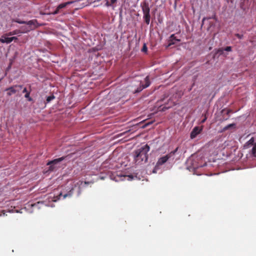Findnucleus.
Here are the masks:
<instances>
[{
	"label": "nucleus",
	"instance_id": "f257e3e1",
	"mask_svg": "<svg viewBox=\"0 0 256 256\" xmlns=\"http://www.w3.org/2000/svg\"><path fill=\"white\" fill-rule=\"evenodd\" d=\"M150 148L147 144L142 146L134 152V160L136 164H142L148 162V152Z\"/></svg>",
	"mask_w": 256,
	"mask_h": 256
},
{
	"label": "nucleus",
	"instance_id": "f03ea898",
	"mask_svg": "<svg viewBox=\"0 0 256 256\" xmlns=\"http://www.w3.org/2000/svg\"><path fill=\"white\" fill-rule=\"evenodd\" d=\"M26 26H22L20 30V34L26 33L36 28L38 26V21L36 20H32L28 21Z\"/></svg>",
	"mask_w": 256,
	"mask_h": 256
},
{
	"label": "nucleus",
	"instance_id": "7ed1b4c3",
	"mask_svg": "<svg viewBox=\"0 0 256 256\" xmlns=\"http://www.w3.org/2000/svg\"><path fill=\"white\" fill-rule=\"evenodd\" d=\"M142 10L144 14V18L145 22L148 24L150 22V9L148 4L144 3L142 6Z\"/></svg>",
	"mask_w": 256,
	"mask_h": 256
},
{
	"label": "nucleus",
	"instance_id": "20e7f679",
	"mask_svg": "<svg viewBox=\"0 0 256 256\" xmlns=\"http://www.w3.org/2000/svg\"><path fill=\"white\" fill-rule=\"evenodd\" d=\"M145 84H142L140 82V86L138 87L136 90H134V93H138L140 92L143 89L148 87L150 84V80L149 76H146L144 78Z\"/></svg>",
	"mask_w": 256,
	"mask_h": 256
},
{
	"label": "nucleus",
	"instance_id": "39448f33",
	"mask_svg": "<svg viewBox=\"0 0 256 256\" xmlns=\"http://www.w3.org/2000/svg\"><path fill=\"white\" fill-rule=\"evenodd\" d=\"M22 88V86L20 85H16L12 86H10L8 88H7L6 90V91H7V95L8 96H10L12 94H15L17 92H19L20 90Z\"/></svg>",
	"mask_w": 256,
	"mask_h": 256
},
{
	"label": "nucleus",
	"instance_id": "423d86ee",
	"mask_svg": "<svg viewBox=\"0 0 256 256\" xmlns=\"http://www.w3.org/2000/svg\"><path fill=\"white\" fill-rule=\"evenodd\" d=\"M64 159V157H61L58 158L54 159L53 160L50 161L47 163V165L50 166L48 168V170L53 171L55 168V165L58 163L62 162Z\"/></svg>",
	"mask_w": 256,
	"mask_h": 256
},
{
	"label": "nucleus",
	"instance_id": "0eeeda50",
	"mask_svg": "<svg viewBox=\"0 0 256 256\" xmlns=\"http://www.w3.org/2000/svg\"><path fill=\"white\" fill-rule=\"evenodd\" d=\"M170 158V156L168 154H167L166 155L160 158L156 162V166L162 165L163 164L166 163Z\"/></svg>",
	"mask_w": 256,
	"mask_h": 256
},
{
	"label": "nucleus",
	"instance_id": "6e6552de",
	"mask_svg": "<svg viewBox=\"0 0 256 256\" xmlns=\"http://www.w3.org/2000/svg\"><path fill=\"white\" fill-rule=\"evenodd\" d=\"M202 130L199 126L194 127L190 133V138L192 139L195 138L200 132Z\"/></svg>",
	"mask_w": 256,
	"mask_h": 256
},
{
	"label": "nucleus",
	"instance_id": "1a4fd4ad",
	"mask_svg": "<svg viewBox=\"0 0 256 256\" xmlns=\"http://www.w3.org/2000/svg\"><path fill=\"white\" fill-rule=\"evenodd\" d=\"M72 190H70L67 194H64L60 192L58 196H56V199L54 200V201L56 202L57 200H60L62 197V199H64L66 197H70L72 194Z\"/></svg>",
	"mask_w": 256,
	"mask_h": 256
},
{
	"label": "nucleus",
	"instance_id": "9d476101",
	"mask_svg": "<svg viewBox=\"0 0 256 256\" xmlns=\"http://www.w3.org/2000/svg\"><path fill=\"white\" fill-rule=\"evenodd\" d=\"M6 34L2 36V38H0V42L2 43L10 44L11 42L10 38L8 37Z\"/></svg>",
	"mask_w": 256,
	"mask_h": 256
},
{
	"label": "nucleus",
	"instance_id": "9b49d317",
	"mask_svg": "<svg viewBox=\"0 0 256 256\" xmlns=\"http://www.w3.org/2000/svg\"><path fill=\"white\" fill-rule=\"evenodd\" d=\"M174 40H176L177 42H180V40L177 39L176 38V36H174V34H172L170 37V39L168 40L169 44H168V46H170L174 44L175 42H174Z\"/></svg>",
	"mask_w": 256,
	"mask_h": 256
},
{
	"label": "nucleus",
	"instance_id": "f8f14e48",
	"mask_svg": "<svg viewBox=\"0 0 256 256\" xmlns=\"http://www.w3.org/2000/svg\"><path fill=\"white\" fill-rule=\"evenodd\" d=\"M18 34H20V30H16L12 32H8L6 34V35L7 36H11L13 35H16Z\"/></svg>",
	"mask_w": 256,
	"mask_h": 256
},
{
	"label": "nucleus",
	"instance_id": "ddd939ff",
	"mask_svg": "<svg viewBox=\"0 0 256 256\" xmlns=\"http://www.w3.org/2000/svg\"><path fill=\"white\" fill-rule=\"evenodd\" d=\"M73 2H74L71 1V2H66L61 4L58 6V10H60L62 8H65L66 6H67L68 5L70 4Z\"/></svg>",
	"mask_w": 256,
	"mask_h": 256
},
{
	"label": "nucleus",
	"instance_id": "4468645a",
	"mask_svg": "<svg viewBox=\"0 0 256 256\" xmlns=\"http://www.w3.org/2000/svg\"><path fill=\"white\" fill-rule=\"evenodd\" d=\"M224 50L227 51V52H230V51H232V47L230 46H226V48H224V50H223L222 48L219 49L218 52L220 53H222Z\"/></svg>",
	"mask_w": 256,
	"mask_h": 256
},
{
	"label": "nucleus",
	"instance_id": "2eb2a0df",
	"mask_svg": "<svg viewBox=\"0 0 256 256\" xmlns=\"http://www.w3.org/2000/svg\"><path fill=\"white\" fill-rule=\"evenodd\" d=\"M252 154L254 156L256 157V142L254 144L252 149Z\"/></svg>",
	"mask_w": 256,
	"mask_h": 256
},
{
	"label": "nucleus",
	"instance_id": "dca6fc26",
	"mask_svg": "<svg viewBox=\"0 0 256 256\" xmlns=\"http://www.w3.org/2000/svg\"><path fill=\"white\" fill-rule=\"evenodd\" d=\"M13 22H17V23L20 24H26L28 22H26V21L22 20H20L18 18H16V20H14Z\"/></svg>",
	"mask_w": 256,
	"mask_h": 256
},
{
	"label": "nucleus",
	"instance_id": "f3484780",
	"mask_svg": "<svg viewBox=\"0 0 256 256\" xmlns=\"http://www.w3.org/2000/svg\"><path fill=\"white\" fill-rule=\"evenodd\" d=\"M178 149V147H177L174 150L170 152L168 154L170 156L171 158L172 156H174L175 154L177 152Z\"/></svg>",
	"mask_w": 256,
	"mask_h": 256
},
{
	"label": "nucleus",
	"instance_id": "a211bd4d",
	"mask_svg": "<svg viewBox=\"0 0 256 256\" xmlns=\"http://www.w3.org/2000/svg\"><path fill=\"white\" fill-rule=\"evenodd\" d=\"M254 138H252L247 142L248 144V146H254V144H255L254 142Z\"/></svg>",
	"mask_w": 256,
	"mask_h": 256
},
{
	"label": "nucleus",
	"instance_id": "6ab92c4d",
	"mask_svg": "<svg viewBox=\"0 0 256 256\" xmlns=\"http://www.w3.org/2000/svg\"><path fill=\"white\" fill-rule=\"evenodd\" d=\"M54 98H55V96L54 95H52V96H48L46 98V102H50L51 100H52L54 99Z\"/></svg>",
	"mask_w": 256,
	"mask_h": 256
},
{
	"label": "nucleus",
	"instance_id": "aec40b11",
	"mask_svg": "<svg viewBox=\"0 0 256 256\" xmlns=\"http://www.w3.org/2000/svg\"><path fill=\"white\" fill-rule=\"evenodd\" d=\"M234 126H235V124H230L226 126L224 128V130H227L229 129L230 128L234 127Z\"/></svg>",
	"mask_w": 256,
	"mask_h": 256
},
{
	"label": "nucleus",
	"instance_id": "412c9836",
	"mask_svg": "<svg viewBox=\"0 0 256 256\" xmlns=\"http://www.w3.org/2000/svg\"><path fill=\"white\" fill-rule=\"evenodd\" d=\"M30 92H26L24 96L25 98H28V100H31L32 98L30 97Z\"/></svg>",
	"mask_w": 256,
	"mask_h": 256
},
{
	"label": "nucleus",
	"instance_id": "4be33fe9",
	"mask_svg": "<svg viewBox=\"0 0 256 256\" xmlns=\"http://www.w3.org/2000/svg\"><path fill=\"white\" fill-rule=\"evenodd\" d=\"M142 50L144 52H146L147 51V47L145 44H144Z\"/></svg>",
	"mask_w": 256,
	"mask_h": 256
},
{
	"label": "nucleus",
	"instance_id": "5701e85b",
	"mask_svg": "<svg viewBox=\"0 0 256 256\" xmlns=\"http://www.w3.org/2000/svg\"><path fill=\"white\" fill-rule=\"evenodd\" d=\"M236 36L238 38H240V39L242 38L243 37V35L240 34H236Z\"/></svg>",
	"mask_w": 256,
	"mask_h": 256
},
{
	"label": "nucleus",
	"instance_id": "b1692460",
	"mask_svg": "<svg viewBox=\"0 0 256 256\" xmlns=\"http://www.w3.org/2000/svg\"><path fill=\"white\" fill-rule=\"evenodd\" d=\"M105 2H106V4H105L106 6H111V4L109 2L108 0H105Z\"/></svg>",
	"mask_w": 256,
	"mask_h": 256
},
{
	"label": "nucleus",
	"instance_id": "393cba45",
	"mask_svg": "<svg viewBox=\"0 0 256 256\" xmlns=\"http://www.w3.org/2000/svg\"><path fill=\"white\" fill-rule=\"evenodd\" d=\"M60 10H58V8H56V10L52 12L53 14H58Z\"/></svg>",
	"mask_w": 256,
	"mask_h": 256
},
{
	"label": "nucleus",
	"instance_id": "a878e982",
	"mask_svg": "<svg viewBox=\"0 0 256 256\" xmlns=\"http://www.w3.org/2000/svg\"><path fill=\"white\" fill-rule=\"evenodd\" d=\"M152 122H148V123H146L144 126V128H146V126H149L150 124H152Z\"/></svg>",
	"mask_w": 256,
	"mask_h": 256
},
{
	"label": "nucleus",
	"instance_id": "bb28decb",
	"mask_svg": "<svg viewBox=\"0 0 256 256\" xmlns=\"http://www.w3.org/2000/svg\"><path fill=\"white\" fill-rule=\"evenodd\" d=\"M10 39H11V42L14 40H18V38L16 36L10 37Z\"/></svg>",
	"mask_w": 256,
	"mask_h": 256
},
{
	"label": "nucleus",
	"instance_id": "cd10ccee",
	"mask_svg": "<svg viewBox=\"0 0 256 256\" xmlns=\"http://www.w3.org/2000/svg\"><path fill=\"white\" fill-rule=\"evenodd\" d=\"M207 119V117L206 116V114H204V118L202 120V123H204L206 122V120Z\"/></svg>",
	"mask_w": 256,
	"mask_h": 256
},
{
	"label": "nucleus",
	"instance_id": "c85d7f7f",
	"mask_svg": "<svg viewBox=\"0 0 256 256\" xmlns=\"http://www.w3.org/2000/svg\"><path fill=\"white\" fill-rule=\"evenodd\" d=\"M232 112V110H226V114L228 116L230 113Z\"/></svg>",
	"mask_w": 256,
	"mask_h": 256
},
{
	"label": "nucleus",
	"instance_id": "c756f323",
	"mask_svg": "<svg viewBox=\"0 0 256 256\" xmlns=\"http://www.w3.org/2000/svg\"><path fill=\"white\" fill-rule=\"evenodd\" d=\"M22 92L23 93H26V92H28V91H27V88H24L22 90Z\"/></svg>",
	"mask_w": 256,
	"mask_h": 256
},
{
	"label": "nucleus",
	"instance_id": "7c9ffc66",
	"mask_svg": "<svg viewBox=\"0 0 256 256\" xmlns=\"http://www.w3.org/2000/svg\"><path fill=\"white\" fill-rule=\"evenodd\" d=\"M111 4H114L115 2H116L117 1V0H111Z\"/></svg>",
	"mask_w": 256,
	"mask_h": 256
},
{
	"label": "nucleus",
	"instance_id": "2f4dec72",
	"mask_svg": "<svg viewBox=\"0 0 256 256\" xmlns=\"http://www.w3.org/2000/svg\"><path fill=\"white\" fill-rule=\"evenodd\" d=\"M242 1V2L244 3L246 1H248V0H241Z\"/></svg>",
	"mask_w": 256,
	"mask_h": 256
}]
</instances>
